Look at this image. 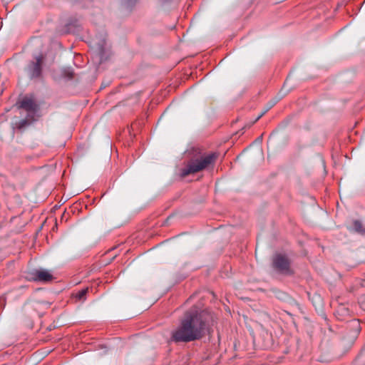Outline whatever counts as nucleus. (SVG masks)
<instances>
[{
  "mask_svg": "<svg viewBox=\"0 0 365 365\" xmlns=\"http://www.w3.org/2000/svg\"><path fill=\"white\" fill-rule=\"evenodd\" d=\"M205 329L202 314L195 312L187 313L180 324L172 333V339L176 342H187L200 339Z\"/></svg>",
  "mask_w": 365,
  "mask_h": 365,
  "instance_id": "nucleus-1",
  "label": "nucleus"
},
{
  "mask_svg": "<svg viewBox=\"0 0 365 365\" xmlns=\"http://www.w3.org/2000/svg\"><path fill=\"white\" fill-rule=\"evenodd\" d=\"M217 158L214 153L201 157L200 158L190 160L187 165L181 170V176L185 177L194 174L207 168L212 164Z\"/></svg>",
  "mask_w": 365,
  "mask_h": 365,
  "instance_id": "nucleus-2",
  "label": "nucleus"
},
{
  "mask_svg": "<svg viewBox=\"0 0 365 365\" xmlns=\"http://www.w3.org/2000/svg\"><path fill=\"white\" fill-rule=\"evenodd\" d=\"M26 278L30 281L48 282L53 279V275L48 270L39 269L28 272Z\"/></svg>",
  "mask_w": 365,
  "mask_h": 365,
  "instance_id": "nucleus-3",
  "label": "nucleus"
},
{
  "mask_svg": "<svg viewBox=\"0 0 365 365\" xmlns=\"http://www.w3.org/2000/svg\"><path fill=\"white\" fill-rule=\"evenodd\" d=\"M54 61V57L53 55L47 53H40L35 57V64L33 68H42L43 67L51 66L52 63Z\"/></svg>",
  "mask_w": 365,
  "mask_h": 365,
  "instance_id": "nucleus-4",
  "label": "nucleus"
},
{
  "mask_svg": "<svg viewBox=\"0 0 365 365\" xmlns=\"http://www.w3.org/2000/svg\"><path fill=\"white\" fill-rule=\"evenodd\" d=\"M274 267L281 273L290 274L289 263L286 257L282 255H277L274 259Z\"/></svg>",
  "mask_w": 365,
  "mask_h": 365,
  "instance_id": "nucleus-5",
  "label": "nucleus"
},
{
  "mask_svg": "<svg viewBox=\"0 0 365 365\" xmlns=\"http://www.w3.org/2000/svg\"><path fill=\"white\" fill-rule=\"evenodd\" d=\"M19 108L29 112H34L36 110V104L31 96H26L20 102Z\"/></svg>",
  "mask_w": 365,
  "mask_h": 365,
  "instance_id": "nucleus-6",
  "label": "nucleus"
},
{
  "mask_svg": "<svg viewBox=\"0 0 365 365\" xmlns=\"http://www.w3.org/2000/svg\"><path fill=\"white\" fill-rule=\"evenodd\" d=\"M353 229L358 232H364V228L360 221L356 220L353 222Z\"/></svg>",
  "mask_w": 365,
  "mask_h": 365,
  "instance_id": "nucleus-7",
  "label": "nucleus"
},
{
  "mask_svg": "<svg viewBox=\"0 0 365 365\" xmlns=\"http://www.w3.org/2000/svg\"><path fill=\"white\" fill-rule=\"evenodd\" d=\"M88 288H85V289H83L78 291L75 295L76 298H77L79 300H84L85 296H86V293L88 292Z\"/></svg>",
  "mask_w": 365,
  "mask_h": 365,
  "instance_id": "nucleus-8",
  "label": "nucleus"
},
{
  "mask_svg": "<svg viewBox=\"0 0 365 365\" xmlns=\"http://www.w3.org/2000/svg\"><path fill=\"white\" fill-rule=\"evenodd\" d=\"M105 43H106L105 39H103L102 41H101L100 43H98V49L101 53H102L104 51Z\"/></svg>",
  "mask_w": 365,
  "mask_h": 365,
  "instance_id": "nucleus-9",
  "label": "nucleus"
},
{
  "mask_svg": "<svg viewBox=\"0 0 365 365\" xmlns=\"http://www.w3.org/2000/svg\"><path fill=\"white\" fill-rule=\"evenodd\" d=\"M40 71L41 70H34V73L32 74V76H38L40 73Z\"/></svg>",
  "mask_w": 365,
  "mask_h": 365,
  "instance_id": "nucleus-10",
  "label": "nucleus"
},
{
  "mask_svg": "<svg viewBox=\"0 0 365 365\" xmlns=\"http://www.w3.org/2000/svg\"><path fill=\"white\" fill-rule=\"evenodd\" d=\"M266 113V110H264V112L261 113L258 116L257 118H256L255 121L258 120L264 113Z\"/></svg>",
  "mask_w": 365,
  "mask_h": 365,
  "instance_id": "nucleus-11",
  "label": "nucleus"
},
{
  "mask_svg": "<svg viewBox=\"0 0 365 365\" xmlns=\"http://www.w3.org/2000/svg\"><path fill=\"white\" fill-rule=\"evenodd\" d=\"M317 299H318V301H319V302H320V301H321V299H320V297H317Z\"/></svg>",
  "mask_w": 365,
  "mask_h": 365,
  "instance_id": "nucleus-12",
  "label": "nucleus"
}]
</instances>
